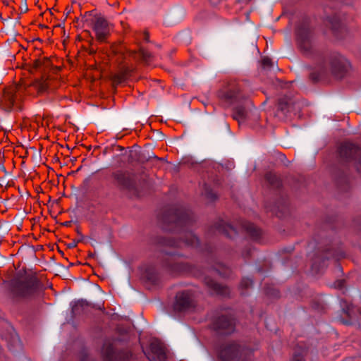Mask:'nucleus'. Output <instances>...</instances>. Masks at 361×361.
<instances>
[{
  "instance_id": "nucleus-4",
  "label": "nucleus",
  "mask_w": 361,
  "mask_h": 361,
  "mask_svg": "<svg viewBox=\"0 0 361 361\" xmlns=\"http://www.w3.org/2000/svg\"><path fill=\"white\" fill-rule=\"evenodd\" d=\"M150 350L153 353V355H150L149 353L146 354L149 360H155L157 357L159 358L164 354V348L162 344L158 341H154L150 344Z\"/></svg>"
},
{
  "instance_id": "nucleus-5",
  "label": "nucleus",
  "mask_w": 361,
  "mask_h": 361,
  "mask_svg": "<svg viewBox=\"0 0 361 361\" xmlns=\"http://www.w3.org/2000/svg\"><path fill=\"white\" fill-rule=\"evenodd\" d=\"M15 102V97L11 92H4L1 104L6 111H11Z\"/></svg>"
},
{
  "instance_id": "nucleus-7",
  "label": "nucleus",
  "mask_w": 361,
  "mask_h": 361,
  "mask_svg": "<svg viewBox=\"0 0 361 361\" xmlns=\"http://www.w3.org/2000/svg\"><path fill=\"white\" fill-rule=\"evenodd\" d=\"M356 150H357V149L355 146H353L352 145L346 144L341 147L340 154L341 155H343V154L346 155L347 151H349V154H350V155H351V154L353 152H355Z\"/></svg>"
},
{
  "instance_id": "nucleus-1",
  "label": "nucleus",
  "mask_w": 361,
  "mask_h": 361,
  "mask_svg": "<svg viewBox=\"0 0 361 361\" xmlns=\"http://www.w3.org/2000/svg\"><path fill=\"white\" fill-rule=\"evenodd\" d=\"M37 290L38 283L35 279H29L25 281L18 282L15 287L16 295L23 298L34 296Z\"/></svg>"
},
{
  "instance_id": "nucleus-10",
  "label": "nucleus",
  "mask_w": 361,
  "mask_h": 361,
  "mask_svg": "<svg viewBox=\"0 0 361 361\" xmlns=\"http://www.w3.org/2000/svg\"><path fill=\"white\" fill-rule=\"evenodd\" d=\"M228 97H229L230 99H233H233H237V97H237L236 95H235V96H233V95H231V96H228Z\"/></svg>"
},
{
  "instance_id": "nucleus-2",
  "label": "nucleus",
  "mask_w": 361,
  "mask_h": 361,
  "mask_svg": "<svg viewBox=\"0 0 361 361\" xmlns=\"http://www.w3.org/2000/svg\"><path fill=\"white\" fill-rule=\"evenodd\" d=\"M92 28L97 39L100 42L104 41L109 34V24L104 18H96L93 22Z\"/></svg>"
},
{
  "instance_id": "nucleus-9",
  "label": "nucleus",
  "mask_w": 361,
  "mask_h": 361,
  "mask_svg": "<svg viewBox=\"0 0 361 361\" xmlns=\"http://www.w3.org/2000/svg\"><path fill=\"white\" fill-rule=\"evenodd\" d=\"M262 64L264 67L270 66L271 65V60L269 57H264L262 59Z\"/></svg>"
},
{
  "instance_id": "nucleus-3",
  "label": "nucleus",
  "mask_w": 361,
  "mask_h": 361,
  "mask_svg": "<svg viewBox=\"0 0 361 361\" xmlns=\"http://www.w3.org/2000/svg\"><path fill=\"white\" fill-rule=\"evenodd\" d=\"M193 299L192 295L188 292L178 293L176 297L174 309L178 311H182L192 306Z\"/></svg>"
},
{
  "instance_id": "nucleus-6",
  "label": "nucleus",
  "mask_w": 361,
  "mask_h": 361,
  "mask_svg": "<svg viewBox=\"0 0 361 361\" xmlns=\"http://www.w3.org/2000/svg\"><path fill=\"white\" fill-rule=\"evenodd\" d=\"M221 325L218 326L219 329H223L226 333H229L233 330V322L231 320L226 317H221L219 319Z\"/></svg>"
},
{
  "instance_id": "nucleus-8",
  "label": "nucleus",
  "mask_w": 361,
  "mask_h": 361,
  "mask_svg": "<svg viewBox=\"0 0 361 361\" xmlns=\"http://www.w3.org/2000/svg\"><path fill=\"white\" fill-rule=\"evenodd\" d=\"M127 77L128 73L127 71H125L124 72L115 75L113 78V81L114 83L118 84L123 82Z\"/></svg>"
}]
</instances>
